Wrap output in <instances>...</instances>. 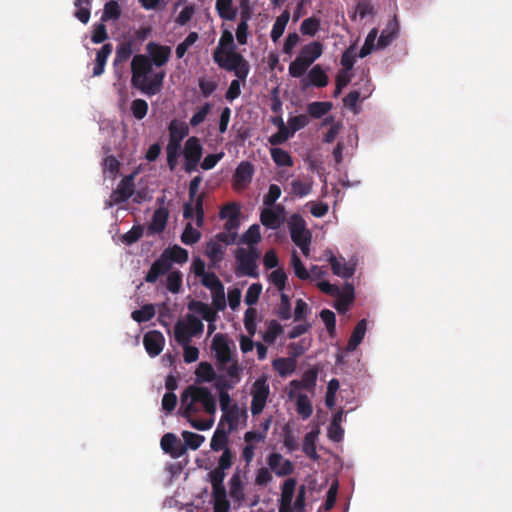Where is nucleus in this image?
Listing matches in <instances>:
<instances>
[{
    "mask_svg": "<svg viewBox=\"0 0 512 512\" xmlns=\"http://www.w3.org/2000/svg\"><path fill=\"white\" fill-rule=\"evenodd\" d=\"M260 222L266 228L276 230L280 228L284 220L277 215L275 210H272L271 206H266L261 210Z\"/></svg>",
    "mask_w": 512,
    "mask_h": 512,
    "instance_id": "30",
    "label": "nucleus"
},
{
    "mask_svg": "<svg viewBox=\"0 0 512 512\" xmlns=\"http://www.w3.org/2000/svg\"><path fill=\"white\" fill-rule=\"evenodd\" d=\"M229 496L233 500L235 508H240L245 504V488L239 469H236L229 480Z\"/></svg>",
    "mask_w": 512,
    "mask_h": 512,
    "instance_id": "13",
    "label": "nucleus"
},
{
    "mask_svg": "<svg viewBox=\"0 0 512 512\" xmlns=\"http://www.w3.org/2000/svg\"><path fill=\"white\" fill-rule=\"evenodd\" d=\"M232 431L225 430L220 428V425L215 430L211 441H210V448L214 452L223 451L227 448H230L228 446L229 443V434Z\"/></svg>",
    "mask_w": 512,
    "mask_h": 512,
    "instance_id": "29",
    "label": "nucleus"
},
{
    "mask_svg": "<svg viewBox=\"0 0 512 512\" xmlns=\"http://www.w3.org/2000/svg\"><path fill=\"white\" fill-rule=\"evenodd\" d=\"M338 299L336 300L334 307L339 313H345L349 306L353 303L355 294L354 287L350 283H345L342 290H340V294L336 295Z\"/></svg>",
    "mask_w": 512,
    "mask_h": 512,
    "instance_id": "22",
    "label": "nucleus"
},
{
    "mask_svg": "<svg viewBox=\"0 0 512 512\" xmlns=\"http://www.w3.org/2000/svg\"><path fill=\"white\" fill-rule=\"evenodd\" d=\"M320 19L316 17H309L301 23L300 31L303 35L314 36L320 29Z\"/></svg>",
    "mask_w": 512,
    "mask_h": 512,
    "instance_id": "56",
    "label": "nucleus"
},
{
    "mask_svg": "<svg viewBox=\"0 0 512 512\" xmlns=\"http://www.w3.org/2000/svg\"><path fill=\"white\" fill-rule=\"evenodd\" d=\"M254 175V166L249 161H242L236 168L233 176V188L243 190L251 183Z\"/></svg>",
    "mask_w": 512,
    "mask_h": 512,
    "instance_id": "11",
    "label": "nucleus"
},
{
    "mask_svg": "<svg viewBox=\"0 0 512 512\" xmlns=\"http://www.w3.org/2000/svg\"><path fill=\"white\" fill-rule=\"evenodd\" d=\"M113 47L111 43H105L100 50L97 51L95 65L93 68V76H101L104 73L106 62L112 53Z\"/></svg>",
    "mask_w": 512,
    "mask_h": 512,
    "instance_id": "27",
    "label": "nucleus"
},
{
    "mask_svg": "<svg viewBox=\"0 0 512 512\" xmlns=\"http://www.w3.org/2000/svg\"><path fill=\"white\" fill-rule=\"evenodd\" d=\"M160 445L162 450L168 453L172 458H180L186 453V447L183 446L181 441L173 433L163 435Z\"/></svg>",
    "mask_w": 512,
    "mask_h": 512,
    "instance_id": "16",
    "label": "nucleus"
},
{
    "mask_svg": "<svg viewBox=\"0 0 512 512\" xmlns=\"http://www.w3.org/2000/svg\"><path fill=\"white\" fill-rule=\"evenodd\" d=\"M192 337L185 322L182 320L177 321L174 326V338L176 342L180 345L190 344Z\"/></svg>",
    "mask_w": 512,
    "mask_h": 512,
    "instance_id": "43",
    "label": "nucleus"
},
{
    "mask_svg": "<svg viewBox=\"0 0 512 512\" xmlns=\"http://www.w3.org/2000/svg\"><path fill=\"white\" fill-rule=\"evenodd\" d=\"M240 216V206L236 202H230L225 204L220 212L219 217L221 219H236Z\"/></svg>",
    "mask_w": 512,
    "mask_h": 512,
    "instance_id": "62",
    "label": "nucleus"
},
{
    "mask_svg": "<svg viewBox=\"0 0 512 512\" xmlns=\"http://www.w3.org/2000/svg\"><path fill=\"white\" fill-rule=\"evenodd\" d=\"M310 66L302 58L297 56L289 65V75L294 78L302 77Z\"/></svg>",
    "mask_w": 512,
    "mask_h": 512,
    "instance_id": "54",
    "label": "nucleus"
},
{
    "mask_svg": "<svg viewBox=\"0 0 512 512\" xmlns=\"http://www.w3.org/2000/svg\"><path fill=\"white\" fill-rule=\"evenodd\" d=\"M399 33V23L396 17H393L388 21L386 27L382 30L378 41V48H385L390 45L394 39L398 36Z\"/></svg>",
    "mask_w": 512,
    "mask_h": 512,
    "instance_id": "21",
    "label": "nucleus"
},
{
    "mask_svg": "<svg viewBox=\"0 0 512 512\" xmlns=\"http://www.w3.org/2000/svg\"><path fill=\"white\" fill-rule=\"evenodd\" d=\"M367 322L365 319H361L354 327L352 334L348 340L346 349L347 351H354L358 345L362 342L366 333Z\"/></svg>",
    "mask_w": 512,
    "mask_h": 512,
    "instance_id": "32",
    "label": "nucleus"
},
{
    "mask_svg": "<svg viewBox=\"0 0 512 512\" xmlns=\"http://www.w3.org/2000/svg\"><path fill=\"white\" fill-rule=\"evenodd\" d=\"M212 486V500L214 512H229L230 502L224 482L210 481Z\"/></svg>",
    "mask_w": 512,
    "mask_h": 512,
    "instance_id": "14",
    "label": "nucleus"
},
{
    "mask_svg": "<svg viewBox=\"0 0 512 512\" xmlns=\"http://www.w3.org/2000/svg\"><path fill=\"white\" fill-rule=\"evenodd\" d=\"M318 377V370L316 368H311L306 370L301 380H292L290 382V391H289V397L293 398L295 396V393L299 389H306V390H312L314 389L316 385Z\"/></svg>",
    "mask_w": 512,
    "mask_h": 512,
    "instance_id": "18",
    "label": "nucleus"
},
{
    "mask_svg": "<svg viewBox=\"0 0 512 512\" xmlns=\"http://www.w3.org/2000/svg\"><path fill=\"white\" fill-rule=\"evenodd\" d=\"M188 309L189 311H192L194 313L200 314L204 320L211 323L216 320L217 314L216 311L213 310L208 304L192 300L188 303Z\"/></svg>",
    "mask_w": 512,
    "mask_h": 512,
    "instance_id": "28",
    "label": "nucleus"
},
{
    "mask_svg": "<svg viewBox=\"0 0 512 512\" xmlns=\"http://www.w3.org/2000/svg\"><path fill=\"white\" fill-rule=\"evenodd\" d=\"M202 182L201 176H195L189 183L188 193L190 201H195V209H196V225L201 227L204 222V195L198 194L199 186Z\"/></svg>",
    "mask_w": 512,
    "mask_h": 512,
    "instance_id": "9",
    "label": "nucleus"
},
{
    "mask_svg": "<svg viewBox=\"0 0 512 512\" xmlns=\"http://www.w3.org/2000/svg\"><path fill=\"white\" fill-rule=\"evenodd\" d=\"M153 64L150 58L144 54H137L131 61V83L132 86L140 90L147 96H153L159 93L163 86L165 72H156L150 78Z\"/></svg>",
    "mask_w": 512,
    "mask_h": 512,
    "instance_id": "1",
    "label": "nucleus"
},
{
    "mask_svg": "<svg viewBox=\"0 0 512 512\" xmlns=\"http://www.w3.org/2000/svg\"><path fill=\"white\" fill-rule=\"evenodd\" d=\"M328 82V76L322 67L320 65H315L310 69L306 78L302 80V88L306 89L311 85L322 88L327 86Z\"/></svg>",
    "mask_w": 512,
    "mask_h": 512,
    "instance_id": "20",
    "label": "nucleus"
},
{
    "mask_svg": "<svg viewBox=\"0 0 512 512\" xmlns=\"http://www.w3.org/2000/svg\"><path fill=\"white\" fill-rule=\"evenodd\" d=\"M297 481L295 478H288L282 485L280 502L292 504Z\"/></svg>",
    "mask_w": 512,
    "mask_h": 512,
    "instance_id": "51",
    "label": "nucleus"
},
{
    "mask_svg": "<svg viewBox=\"0 0 512 512\" xmlns=\"http://www.w3.org/2000/svg\"><path fill=\"white\" fill-rule=\"evenodd\" d=\"M155 315V307L153 304H145L140 309L132 312L131 317L138 323L150 321Z\"/></svg>",
    "mask_w": 512,
    "mask_h": 512,
    "instance_id": "46",
    "label": "nucleus"
},
{
    "mask_svg": "<svg viewBox=\"0 0 512 512\" xmlns=\"http://www.w3.org/2000/svg\"><path fill=\"white\" fill-rule=\"evenodd\" d=\"M182 438L184 443L183 446L186 447V450L189 448L191 450H197L202 443L205 441V437L203 435L190 432V431H183L182 432Z\"/></svg>",
    "mask_w": 512,
    "mask_h": 512,
    "instance_id": "44",
    "label": "nucleus"
},
{
    "mask_svg": "<svg viewBox=\"0 0 512 512\" xmlns=\"http://www.w3.org/2000/svg\"><path fill=\"white\" fill-rule=\"evenodd\" d=\"M291 265L294 270V274L297 278L301 280H308L310 279V273L304 266L303 262L301 261L300 257L298 256L297 252L294 250L291 254Z\"/></svg>",
    "mask_w": 512,
    "mask_h": 512,
    "instance_id": "49",
    "label": "nucleus"
},
{
    "mask_svg": "<svg viewBox=\"0 0 512 512\" xmlns=\"http://www.w3.org/2000/svg\"><path fill=\"white\" fill-rule=\"evenodd\" d=\"M74 5L77 8L75 17L84 24L88 23L91 15V0H75Z\"/></svg>",
    "mask_w": 512,
    "mask_h": 512,
    "instance_id": "48",
    "label": "nucleus"
},
{
    "mask_svg": "<svg viewBox=\"0 0 512 512\" xmlns=\"http://www.w3.org/2000/svg\"><path fill=\"white\" fill-rule=\"evenodd\" d=\"M121 16V8L117 1L110 0L104 5L101 21L118 20Z\"/></svg>",
    "mask_w": 512,
    "mask_h": 512,
    "instance_id": "45",
    "label": "nucleus"
},
{
    "mask_svg": "<svg viewBox=\"0 0 512 512\" xmlns=\"http://www.w3.org/2000/svg\"><path fill=\"white\" fill-rule=\"evenodd\" d=\"M262 292V285L260 283H253L246 291L244 301L248 306L256 304Z\"/></svg>",
    "mask_w": 512,
    "mask_h": 512,
    "instance_id": "63",
    "label": "nucleus"
},
{
    "mask_svg": "<svg viewBox=\"0 0 512 512\" xmlns=\"http://www.w3.org/2000/svg\"><path fill=\"white\" fill-rule=\"evenodd\" d=\"M225 249L224 245L215 240H210L206 244L205 254L211 260L212 264L216 265L223 260Z\"/></svg>",
    "mask_w": 512,
    "mask_h": 512,
    "instance_id": "35",
    "label": "nucleus"
},
{
    "mask_svg": "<svg viewBox=\"0 0 512 512\" xmlns=\"http://www.w3.org/2000/svg\"><path fill=\"white\" fill-rule=\"evenodd\" d=\"M283 332L282 325L276 321L271 320L268 324V328L266 332L263 335L264 342L268 344H273L276 340V338Z\"/></svg>",
    "mask_w": 512,
    "mask_h": 512,
    "instance_id": "53",
    "label": "nucleus"
},
{
    "mask_svg": "<svg viewBox=\"0 0 512 512\" xmlns=\"http://www.w3.org/2000/svg\"><path fill=\"white\" fill-rule=\"evenodd\" d=\"M268 467L278 477L289 476L294 472V464L289 459H284L280 453L273 452L267 457Z\"/></svg>",
    "mask_w": 512,
    "mask_h": 512,
    "instance_id": "10",
    "label": "nucleus"
},
{
    "mask_svg": "<svg viewBox=\"0 0 512 512\" xmlns=\"http://www.w3.org/2000/svg\"><path fill=\"white\" fill-rule=\"evenodd\" d=\"M289 19L290 13L288 10H284L281 15L276 18L270 33V37L273 42L278 41L279 38L283 35Z\"/></svg>",
    "mask_w": 512,
    "mask_h": 512,
    "instance_id": "36",
    "label": "nucleus"
},
{
    "mask_svg": "<svg viewBox=\"0 0 512 512\" xmlns=\"http://www.w3.org/2000/svg\"><path fill=\"white\" fill-rule=\"evenodd\" d=\"M272 365L281 377H285L294 372L296 362L293 358H278L273 361Z\"/></svg>",
    "mask_w": 512,
    "mask_h": 512,
    "instance_id": "40",
    "label": "nucleus"
},
{
    "mask_svg": "<svg viewBox=\"0 0 512 512\" xmlns=\"http://www.w3.org/2000/svg\"><path fill=\"white\" fill-rule=\"evenodd\" d=\"M201 238V233L192 227L191 223H187L181 235V241L185 245H193Z\"/></svg>",
    "mask_w": 512,
    "mask_h": 512,
    "instance_id": "57",
    "label": "nucleus"
},
{
    "mask_svg": "<svg viewBox=\"0 0 512 512\" xmlns=\"http://www.w3.org/2000/svg\"><path fill=\"white\" fill-rule=\"evenodd\" d=\"M378 31L376 28H373L367 35L363 46L359 51V57L364 58L368 56L373 49L375 48V40L377 38Z\"/></svg>",
    "mask_w": 512,
    "mask_h": 512,
    "instance_id": "60",
    "label": "nucleus"
},
{
    "mask_svg": "<svg viewBox=\"0 0 512 512\" xmlns=\"http://www.w3.org/2000/svg\"><path fill=\"white\" fill-rule=\"evenodd\" d=\"M169 141L181 144L182 140L188 136L189 127L185 122L171 121L169 125Z\"/></svg>",
    "mask_w": 512,
    "mask_h": 512,
    "instance_id": "34",
    "label": "nucleus"
},
{
    "mask_svg": "<svg viewBox=\"0 0 512 512\" xmlns=\"http://www.w3.org/2000/svg\"><path fill=\"white\" fill-rule=\"evenodd\" d=\"M131 111L136 119L142 120L147 115L148 103L143 99H135L131 103Z\"/></svg>",
    "mask_w": 512,
    "mask_h": 512,
    "instance_id": "64",
    "label": "nucleus"
},
{
    "mask_svg": "<svg viewBox=\"0 0 512 512\" xmlns=\"http://www.w3.org/2000/svg\"><path fill=\"white\" fill-rule=\"evenodd\" d=\"M211 349L220 366L223 367L232 360V351L225 334L218 333L213 337Z\"/></svg>",
    "mask_w": 512,
    "mask_h": 512,
    "instance_id": "8",
    "label": "nucleus"
},
{
    "mask_svg": "<svg viewBox=\"0 0 512 512\" xmlns=\"http://www.w3.org/2000/svg\"><path fill=\"white\" fill-rule=\"evenodd\" d=\"M261 238L260 226L253 224L242 234L240 242L247 244L248 247H255L261 241Z\"/></svg>",
    "mask_w": 512,
    "mask_h": 512,
    "instance_id": "42",
    "label": "nucleus"
},
{
    "mask_svg": "<svg viewBox=\"0 0 512 512\" xmlns=\"http://www.w3.org/2000/svg\"><path fill=\"white\" fill-rule=\"evenodd\" d=\"M148 57L156 67L164 66L170 58L171 48L156 42H149L146 46Z\"/></svg>",
    "mask_w": 512,
    "mask_h": 512,
    "instance_id": "15",
    "label": "nucleus"
},
{
    "mask_svg": "<svg viewBox=\"0 0 512 512\" xmlns=\"http://www.w3.org/2000/svg\"><path fill=\"white\" fill-rule=\"evenodd\" d=\"M269 281L282 292L287 285V274L283 268H278L270 273Z\"/></svg>",
    "mask_w": 512,
    "mask_h": 512,
    "instance_id": "55",
    "label": "nucleus"
},
{
    "mask_svg": "<svg viewBox=\"0 0 512 512\" xmlns=\"http://www.w3.org/2000/svg\"><path fill=\"white\" fill-rule=\"evenodd\" d=\"M213 60L222 69L234 72L235 76L245 82L250 71L249 62L236 49H227L224 54L214 51Z\"/></svg>",
    "mask_w": 512,
    "mask_h": 512,
    "instance_id": "3",
    "label": "nucleus"
},
{
    "mask_svg": "<svg viewBox=\"0 0 512 512\" xmlns=\"http://www.w3.org/2000/svg\"><path fill=\"white\" fill-rule=\"evenodd\" d=\"M133 53V46L131 42H124L120 44L116 49V56L113 64L117 65L118 63H122L127 61Z\"/></svg>",
    "mask_w": 512,
    "mask_h": 512,
    "instance_id": "58",
    "label": "nucleus"
},
{
    "mask_svg": "<svg viewBox=\"0 0 512 512\" xmlns=\"http://www.w3.org/2000/svg\"><path fill=\"white\" fill-rule=\"evenodd\" d=\"M203 155V146L196 136L189 137L183 148L184 170L192 173L197 170L198 164Z\"/></svg>",
    "mask_w": 512,
    "mask_h": 512,
    "instance_id": "6",
    "label": "nucleus"
},
{
    "mask_svg": "<svg viewBox=\"0 0 512 512\" xmlns=\"http://www.w3.org/2000/svg\"><path fill=\"white\" fill-rule=\"evenodd\" d=\"M296 406L297 413L302 417V419H308L313 413L311 402L305 394L298 395Z\"/></svg>",
    "mask_w": 512,
    "mask_h": 512,
    "instance_id": "50",
    "label": "nucleus"
},
{
    "mask_svg": "<svg viewBox=\"0 0 512 512\" xmlns=\"http://www.w3.org/2000/svg\"><path fill=\"white\" fill-rule=\"evenodd\" d=\"M293 135L294 134L291 133L289 126H286L283 119H279L278 131L268 138V142L272 146L281 145L285 143Z\"/></svg>",
    "mask_w": 512,
    "mask_h": 512,
    "instance_id": "38",
    "label": "nucleus"
},
{
    "mask_svg": "<svg viewBox=\"0 0 512 512\" xmlns=\"http://www.w3.org/2000/svg\"><path fill=\"white\" fill-rule=\"evenodd\" d=\"M222 412L223 415L219 424L221 425L224 421L227 422L229 431H233L238 427L241 416L247 417V412L245 410L241 411L236 403H234L231 408L223 410Z\"/></svg>",
    "mask_w": 512,
    "mask_h": 512,
    "instance_id": "25",
    "label": "nucleus"
},
{
    "mask_svg": "<svg viewBox=\"0 0 512 512\" xmlns=\"http://www.w3.org/2000/svg\"><path fill=\"white\" fill-rule=\"evenodd\" d=\"M289 231L293 242L311 235L310 231L306 229L304 219L298 214H293L291 216Z\"/></svg>",
    "mask_w": 512,
    "mask_h": 512,
    "instance_id": "23",
    "label": "nucleus"
},
{
    "mask_svg": "<svg viewBox=\"0 0 512 512\" xmlns=\"http://www.w3.org/2000/svg\"><path fill=\"white\" fill-rule=\"evenodd\" d=\"M135 173L123 177L117 188L112 191L110 200L106 202V207H112L126 202L135 193Z\"/></svg>",
    "mask_w": 512,
    "mask_h": 512,
    "instance_id": "7",
    "label": "nucleus"
},
{
    "mask_svg": "<svg viewBox=\"0 0 512 512\" xmlns=\"http://www.w3.org/2000/svg\"><path fill=\"white\" fill-rule=\"evenodd\" d=\"M167 252L168 251L165 250L163 252V254L161 255V257L156 259L152 263L149 271L147 272V274L145 276V281L147 283H155L160 276L165 275L171 269V263L166 258Z\"/></svg>",
    "mask_w": 512,
    "mask_h": 512,
    "instance_id": "19",
    "label": "nucleus"
},
{
    "mask_svg": "<svg viewBox=\"0 0 512 512\" xmlns=\"http://www.w3.org/2000/svg\"><path fill=\"white\" fill-rule=\"evenodd\" d=\"M234 453L231 448L222 451V455L218 459V464L215 469L209 472V481L224 482L226 477V470L230 469L233 464Z\"/></svg>",
    "mask_w": 512,
    "mask_h": 512,
    "instance_id": "12",
    "label": "nucleus"
},
{
    "mask_svg": "<svg viewBox=\"0 0 512 512\" xmlns=\"http://www.w3.org/2000/svg\"><path fill=\"white\" fill-rule=\"evenodd\" d=\"M180 149L181 144L168 141L166 146L167 165L171 171H174L177 166Z\"/></svg>",
    "mask_w": 512,
    "mask_h": 512,
    "instance_id": "52",
    "label": "nucleus"
},
{
    "mask_svg": "<svg viewBox=\"0 0 512 512\" xmlns=\"http://www.w3.org/2000/svg\"><path fill=\"white\" fill-rule=\"evenodd\" d=\"M168 252L166 254V258L171 262H175L178 264H183L188 261L189 255L188 251L178 245H174L170 249H166Z\"/></svg>",
    "mask_w": 512,
    "mask_h": 512,
    "instance_id": "47",
    "label": "nucleus"
},
{
    "mask_svg": "<svg viewBox=\"0 0 512 512\" xmlns=\"http://www.w3.org/2000/svg\"><path fill=\"white\" fill-rule=\"evenodd\" d=\"M260 253L256 247L238 248L235 254L238 263L237 275H245L252 278H258L257 259Z\"/></svg>",
    "mask_w": 512,
    "mask_h": 512,
    "instance_id": "4",
    "label": "nucleus"
},
{
    "mask_svg": "<svg viewBox=\"0 0 512 512\" xmlns=\"http://www.w3.org/2000/svg\"><path fill=\"white\" fill-rule=\"evenodd\" d=\"M270 155L274 163L279 167H292L294 164L291 155L282 148H271Z\"/></svg>",
    "mask_w": 512,
    "mask_h": 512,
    "instance_id": "39",
    "label": "nucleus"
},
{
    "mask_svg": "<svg viewBox=\"0 0 512 512\" xmlns=\"http://www.w3.org/2000/svg\"><path fill=\"white\" fill-rule=\"evenodd\" d=\"M143 344L147 353L151 357H155L162 352L165 344V338L160 331L152 330L144 335Z\"/></svg>",
    "mask_w": 512,
    "mask_h": 512,
    "instance_id": "17",
    "label": "nucleus"
},
{
    "mask_svg": "<svg viewBox=\"0 0 512 512\" xmlns=\"http://www.w3.org/2000/svg\"><path fill=\"white\" fill-rule=\"evenodd\" d=\"M208 414L216 411V400L207 387L189 385L181 395V407L179 414L184 418H190L200 412V406Z\"/></svg>",
    "mask_w": 512,
    "mask_h": 512,
    "instance_id": "2",
    "label": "nucleus"
},
{
    "mask_svg": "<svg viewBox=\"0 0 512 512\" xmlns=\"http://www.w3.org/2000/svg\"><path fill=\"white\" fill-rule=\"evenodd\" d=\"M198 378L205 382H211L216 378V373L212 365L208 362H201L196 370Z\"/></svg>",
    "mask_w": 512,
    "mask_h": 512,
    "instance_id": "59",
    "label": "nucleus"
},
{
    "mask_svg": "<svg viewBox=\"0 0 512 512\" xmlns=\"http://www.w3.org/2000/svg\"><path fill=\"white\" fill-rule=\"evenodd\" d=\"M215 9L223 20L234 21L237 17V9L233 7V0H216Z\"/></svg>",
    "mask_w": 512,
    "mask_h": 512,
    "instance_id": "33",
    "label": "nucleus"
},
{
    "mask_svg": "<svg viewBox=\"0 0 512 512\" xmlns=\"http://www.w3.org/2000/svg\"><path fill=\"white\" fill-rule=\"evenodd\" d=\"M329 262L331 264V270H332L333 274L340 276L344 279L351 278L355 272L354 266H350L345 262L342 263L332 253L329 257Z\"/></svg>",
    "mask_w": 512,
    "mask_h": 512,
    "instance_id": "31",
    "label": "nucleus"
},
{
    "mask_svg": "<svg viewBox=\"0 0 512 512\" xmlns=\"http://www.w3.org/2000/svg\"><path fill=\"white\" fill-rule=\"evenodd\" d=\"M323 53V45L319 41H313L304 45L299 53V57L307 62L309 66L317 60Z\"/></svg>",
    "mask_w": 512,
    "mask_h": 512,
    "instance_id": "26",
    "label": "nucleus"
},
{
    "mask_svg": "<svg viewBox=\"0 0 512 512\" xmlns=\"http://www.w3.org/2000/svg\"><path fill=\"white\" fill-rule=\"evenodd\" d=\"M231 48L236 49L233 34L229 30H224L220 37L218 47L214 51H220V54H224L227 49Z\"/></svg>",
    "mask_w": 512,
    "mask_h": 512,
    "instance_id": "61",
    "label": "nucleus"
},
{
    "mask_svg": "<svg viewBox=\"0 0 512 512\" xmlns=\"http://www.w3.org/2000/svg\"><path fill=\"white\" fill-rule=\"evenodd\" d=\"M169 217L166 208L160 207L156 209L152 216V221L148 226L149 234H159L164 231Z\"/></svg>",
    "mask_w": 512,
    "mask_h": 512,
    "instance_id": "24",
    "label": "nucleus"
},
{
    "mask_svg": "<svg viewBox=\"0 0 512 512\" xmlns=\"http://www.w3.org/2000/svg\"><path fill=\"white\" fill-rule=\"evenodd\" d=\"M270 395V387L266 375L258 377L251 387V413L253 416L259 415L264 410L268 397Z\"/></svg>",
    "mask_w": 512,
    "mask_h": 512,
    "instance_id": "5",
    "label": "nucleus"
},
{
    "mask_svg": "<svg viewBox=\"0 0 512 512\" xmlns=\"http://www.w3.org/2000/svg\"><path fill=\"white\" fill-rule=\"evenodd\" d=\"M331 102L315 101L307 105V112L314 119H319L326 115L332 109Z\"/></svg>",
    "mask_w": 512,
    "mask_h": 512,
    "instance_id": "41",
    "label": "nucleus"
},
{
    "mask_svg": "<svg viewBox=\"0 0 512 512\" xmlns=\"http://www.w3.org/2000/svg\"><path fill=\"white\" fill-rule=\"evenodd\" d=\"M318 431H310L308 432L303 441V452L312 460L317 461L319 459V455L316 451V439L318 436Z\"/></svg>",
    "mask_w": 512,
    "mask_h": 512,
    "instance_id": "37",
    "label": "nucleus"
}]
</instances>
